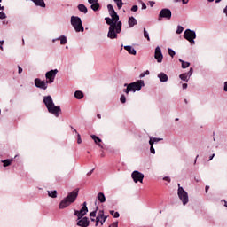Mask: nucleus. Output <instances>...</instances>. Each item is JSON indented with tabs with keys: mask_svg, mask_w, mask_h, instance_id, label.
Masks as SVG:
<instances>
[{
	"mask_svg": "<svg viewBox=\"0 0 227 227\" xmlns=\"http://www.w3.org/2000/svg\"><path fill=\"white\" fill-rule=\"evenodd\" d=\"M109 15L112 18H105V20L106 24L109 27L107 38H110V40H115L118 38V35L121 33V26L122 23L120 20V16H118V13H116V11H114V7H113V4L107 5Z\"/></svg>",
	"mask_w": 227,
	"mask_h": 227,
	"instance_id": "nucleus-1",
	"label": "nucleus"
},
{
	"mask_svg": "<svg viewBox=\"0 0 227 227\" xmlns=\"http://www.w3.org/2000/svg\"><path fill=\"white\" fill-rule=\"evenodd\" d=\"M43 102L48 109V112L51 113V114H54L56 116V118H58L59 116V114H61V107L56 106V105H54L52 97L45 96L43 98Z\"/></svg>",
	"mask_w": 227,
	"mask_h": 227,
	"instance_id": "nucleus-2",
	"label": "nucleus"
},
{
	"mask_svg": "<svg viewBox=\"0 0 227 227\" xmlns=\"http://www.w3.org/2000/svg\"><path fill=\"white\" fill-rule=\"evenodd\" d=\"M124 86L127 88L123 90V92L129 95L130 91H133V93H135V91H141V89L145 86V81L138 80L129 84L125 83Z\"/></svg>",
	"mask_w": 227,
	"mask_h": 227,
	"instance_id": "nucleus-3",
	"label": "nucleus"
},
{
	"mask_svg": "<svg viewBox=\"0 0 227 227\" xmlns=\"http://www.w3.org/2000/svg\"><path fill=\"white\" fill-rule=\"evenodd\" d=\"M78 194H79V192L77 191H73L70 193H68L67 198H65L60 202L59 208L60 209L67 208V207L70 206L71 203H74V201H75V200H77Z\"/></svg>",
	"mask_w": 227,
	"mask_h": 227,
	"instance_id": "nucleus-4",
	"label": "nucleus"
},
{
	"mask_svg": "<svg viewBox=\"0 0 227 227\" xmlns=\"http://www.w3.org/2000/svg\"><path fill=\"white\" fill-rule=\"evenodd\" d=\"M71 25L73 26L76 33H82L84 31V27H82V21L81 20V18L77 16L71 17Z\"/></svg>",
	"mask_w": 227,
	"mask_h": 227,
	"instance_id": "nucleus-5",
	"label": "nucleus"
},
{
	"mask_svg": "<svg viewBox=\"0 0 227 227\" xmlns=\"http://www.w3.org/2000/svg\"><path fill=\"white\" fill-rule=\"evenodd\" d=\"M177 194L183 205H187V203H189V194L182 186H180V184H178Z\"/></svg>",
	"mask_w": 227,
	"mask_h": 227,
	"instance_id": "nucleus-6",
	"label": "nucleus"
},
{
	"mask_svg": "<svg viewBox=\"0 0 227 227\" xmlns=\"http://www.w3.org/2000/svg\"><path fill=\"white\" fill-rule=\"evenodd\" d=\"M184 38L190 42L191 45H195L196 42V32L191 30V29H186L184 33Z\"/></svg>",
	"mask_w": 227,
	"mask_h": 227,
	"instance_id": "nucleus-7",
	"label": "nucleus"
},
{
	"mask_svg": "<svg viewBox=\"0 0 227 227\" xmlns=\"http://www.w3.org/2000/svg\"><path fill=\"white\" fill-rule=\"evenodd\" d=\"M163 19H166V20H171V10L165 8L160 12V14L158 16L159 22L162 21Z\"/></svg>",
	"mask_w": 227,
	"mask_h": 227,
	"instance_id": "nucleus-8",
	"label": "nucleus"
},
{
	"mask_svg": "<svg viewBox=\"0 0 227 227\" xmlns=\"http://www.w3.org/2000/svg\"><path fill=\"white\" fill-rule=\"evenodd\" d=\"M131 178H133V182H135V184H137V182H140V184H143V180L145 179V175L137 170H135L131 174Z\"/></svg>",
	"mask_w": 227,
	"mask_h": 227,
	"instance_id": "nucleus-9",
	"label": "nucleus"
},
{
	"mask_svg": "<svg viewBox=\"0 0 227 227\" xmlns=\"http://www.w3.org/2000/svg\"><path fill=\"white\" fill-rule=\"evenodd\" d=\"M58 74V69L51 70L45 74V77L47 79L48 84H52L54 82V79H56V75Z\"/></svg>",
	"mask_w": 227,
	"mask_h": 227,
	"instance_id": "nucleus-10",
	"label": "nucleus"
},
{
	"mask_svg": "<svg viewBox=\"0 0 227 227\" xmlns=\"http://www.w3.org/2000/svg\"><path fill=\"white\" fill-rule=\"evenodd\" d=\"M106 221H107V216L104 215L103 210H100L96 217V226H98V223L103 226Z\"/></svg>",
	"mask_w": 227,
	"mask_h": 227,
	"instance_id": "nucleus-11",
	"label": "nucleus"
},
{
	"mask_svg": "<svg viewBox=\"0 0 227 227\" xmlns=\"http://www.w3.org/2000/svg\"><path fill=\"white\" fill-rule=\"evenodd\" d=\"M154 58L158 63H162V59H164V55H162V50L160 47H156L154 51Z\"/></svg>",
	"mask_w": 227,
	"mask_h": 227,
	"instance_id": "nucleus-12",
	"label": "nucleus"
},
{
	"mask_svg": "<svg viewBox=\"0 0 227 227\" xmlns=\"http://www.w3.org/2000/svg\"><path fill=\"white\" fill-rule=\"evenodd\" d=\"M88 214V207L86 206V202H83L82 207L80 211H74V215L78 216V219H81V217H84V215Z\"/></svg>",
	"mask_w": 227,
	"mask_h": 227,
	"instance_id": "nucleus-13",
	"label": "nucleus"
},
{
	"mask_svg": "<svg viewBox=\"0 0 227 227\" xmlns=\"http://www.w3.org/2000/svg\"><path fill=\"white\" fill-rule=\"evenodd\" d=\"M47 84H49L47 81H42L39 78H36L35 80V85L36 86V88H40V90H47Z\"/></svg>",
	"mask_w": 227,
	"mask_h": 227,
	"instance_id": "nucleus-14",
	"label": "nucleus"
},
{
	"mask_svg": "<svg viewBox=\"0 0 227 227\" xmlns=\"http://www.w3.org/2000/svg\"><path fill=\"white\" fill-rule=\"evenodd\" d=\"M77 226L81 227H89L90 226V220L87 217H83L82 219L77 222Z\"/></svg>",
	"mask_w": 227,
	"mask_h": 227,
	"instance_id": "nucleus-15",
	"label": "nucleus"
},
{
	"mask_svg": "<svg viewBox=\"0 0 227 227\" xmlns=\"http://www.w3.org/2000/svg\"><path fill=\"white\" fill-rule=\"evenodd\" d=\"M128 24L129 27H134L137 24V20L134 17H129Z\"/></svg>",
	"mask_w": 227,
	"mask_h": 227,
	"instance_id": "nucleus-16",
	"label": "nucleus"
},
{
	"mask_svg": "<svg viewBox=\"0 0 227 227\" xmlns=\"http://www.w3.org/2000/svg\"><path fill=\"white\" fill-rule=\"evenodd\" d=\"M158 78L160 79V82H168V75L164 73H160L158 74Z\"/></svg>",
	"mask_w": 227,
	"mask_h": 227,
	"instance_id": "nucleus-17",
	"label": "nucleus"
},
{
	"mask_svg": "<svg viewBox=\"0 0 227 227\" xmlns=\"http://www.w3.org/2000/svg\"><path fill=\"white\" fill-rule=\"evenodd\" d=\"M124 49L129 52V54H132L133 56H136L137 54L136 50L132 48V46H124Z\"/></svg>",
	"mask_w": 227,
	"mask_h": 227,
	"instance_id": "nucleus-18",
	"label": "nucleus"
},
{
	"mask_svg": "<svg viewBox=\"0 0 227 227\" xmlns=\"http://www.w3.org/2000/svg\"><path fill=\"white\" fill-rule=\"evenodd\" d=\"M33 3H35V4L36 6H41L42 8H45V2L43 0H32Z\"/></svg>",
	"mask_w": 227,
	"mask_h": 227,
	"instance_id": "nucleus-19",
	"label": "nucleus"
},
{
	"mask_svg": "<svg viewBox=\"0 0 227 227\" xmlns=\"http://www.w3.org/2000/svg\"><path fill=\"white\" fill-rule=\"evenodd\" d=\"M78 10L79 12H82V13H88V8L86 7V5L80 4L78 5Z\"/></svg>",
	"mask_w": 227,
	"mask_h": 227,
	"instance_id": "nucleus-20",
	"label": "nucleus"
},
{
	"mask_svg": "<svg viewBox=\"0 0 227 227\" xmlns=\"http://www.w3.org/2000/svg\"><path fill=\"white\" fill-rule=\"evenodd\" d=\"M74 97L75 98H77L78 100H81V98H84V93H82V91L81 90H76L74 92Z\"/></svg>",
	"mask_w": 227,
	"mask_h": 227,
	"instance_id": "nucleus-21",
	"label": "nucleus"
},
{
	"mask_svg": "<svg viewBox=\"0 0 227 227\" xmlns=\"http://www.w3.org/2000/svg\"><path fill=\"white\" fill-rule=\"evenodd\" d=\"M91 139H93V141H94V143H96V145H98V146H102V145H100V143H102V139H100L98 137L92 135Z\"/></svg>",
	"mask_w": 227,
	"mask_h": 227,
	"instance_id": "nucleus-22",
	"label": "nucleus"
},
{
	"mask_svg": "<svg viewBox=\"0 0 227 227\" xmlns=\"http://www.w3.org/2000/svg\"><path fill=\"white\" fill-rule=\"evenodd\" d=\"M98 200L100 201V203H106V195H104L103 192H99L98 194Z\"/></svg>",
	"mask_w": 227,
	"mask_h": 227,
	"instance_id": "nucleus-23",
	"label": "nucleus"
},
{
	"mask_svg": "<svg viewBox=\"0 0 227 227\" xmlns=\"http://www.w3.org/2000/svg\"><path fill=\"white\" fill-rule=\"evenodd\" d=\"M181 81H184L185 82H189V74H182L179 75Z\"/></svg>",
	"mask_w": 227,
	"mask_h": 227,
	"instance_id": "nucleus-24",
	"label": "nucleus"
},
{
	"mask_svg": "<svg viewBox=\"0 0 227 227\" xmlns=\"http://www.w3.org/2000/svg\"><path fill=\"white\" fill-rule=\"evenodd\" d=\"M90 8L94 12H97L98 10V8H100V4H98V2H96L95 4H91Z\"/></svg>",
	"mask_w": 227,
	"mask_h": 227,
	"instance_id": "nucleus-25",
	"label": "nucleus"
},
{
	"mask_svg": "<svg viewBox=\"0 0 227 227\" xmlns=\"http://www.w3.org/2000/svg\"><path fill=\"white\" fill-rule=\"evenodd\" d=\"M48 196H50V198H57L58 196V192L56 190L54 191H49L48 192Z\"/></svg>",
	"mask_w": 227,
	"mask_h": 227,
	"instance_id": "nucleus-26",
	"label": "nucleus"
},
{
	"mask_svg": "<svg viewBox=\"0 0 227 227\" xmlns=\"http://www.w3.org/2000/svg\"><path fill=\"white\" fill-rule=\"evenodd\" d=\"M180 63H182V68H189V67H191V63L189 62H185L184 60H182L181 59H179Z\"/></svg>",
	"mask_w": 227,
	"mask_h": 227,
	"instance_id": "nucleus-27",
	"label": "nucleus"
},
{
	"mask_svg": "<svg viewBox=\"0 0 227 227\" xmlns=\"http://www.w3.org/2000/svg\"><path fill=\"white\" fill-rule=\"evenodd\" d=\"M159 141H162V138H156V137H151L149 140V145L153 143V145H155V143H159Z\"/></svg>",
	"mask_w": 227,
	"mask_h": 227,
	"instance_id": "nucleus-28",
	"label": "nucleus"
},
{
	"mask_svg": "<svg viewBox=\"0 0 227 227\" xmlns=\"http://www.w3.org/2000/svg\"><path fill=\"white\" fill-rule=\"evenodd\" d=\"M114 3L117 4V8L119 10H121V7L123 6V2L121 0H114Z\"/></svg>",
	"mask_w": 227,
	"mask_h": 227,
	"instance_id": "nucleus-29",
	"label": "nucleus"
},
{
	"mask_svg": "<svg viewBox=\"0 0 227 227\" xmlns=\"http://www.w3.org/2000/svg\"><path fill=\"white\" fill-rule=\"evenodd\" d=\"M57 40H60V44L61 45H65V43H67V37H65V35H61L59 38H58Z\"/></svg>",
	"mask_w": 227,
	"mask_h": 227,
	"instance_id": "nucleus-30",
	"label": "nucleus"
},
{
	"mask_svg": "<svg viewBox=\"0 0 227 227\" xmlns=\"http://www.w3.org/2000/svg\"><path fill=\"white\" fill-rule=\"evenodd\" d=\"M111 215H113V217H114L115 219H118V217H120V213L115 212L114 210H111L110 211Z\"/></svg>",
	"mask_w": 227,
	"mask_h": 227,
	"instance_id": "nucleus-31",
	"label": "nucleus"
},
{
	"mask_svg": "<svg viewBox=\"0 0 227 227\" xmlns=\"http://www.w3.org/2000/svg\"><path fill=\"white\" fill-rule=\"evenodd\" d=\"M182 33H184V27L177 26L176 34L177 35H182Z\"/></svg>",
	"mask_w": 227,
	"mask_h": 227,
	"instance_id": "nucleus-32",
	"label": "nucleus"
},
{
	"mask_svg": "<svg viewBox=\"0 0 227 227\" xmlns=\"http://www.w3.org/2000/svg\"><path fill=\"white\" fill-rule=\"evenodd\" d=\"M168 52L169 56H171V58H175V54H176V53L175 52V51H173V50L170 49V48L168 49Z\"/></svg>",
	"mask_w": 227,
	"mask_h": 227,
	"instance_id": "nucleus-33",
	"label": "nucleus"
},
{
	"mask_svg": "<svg viewBox=\"0 0 227 227\" xmlns=\"http://www.w3.org/2000/svg\"><path fill=\"white\" fill-rule=\"evenodd\" d=\"M144 36L148 40V42H150V35H148L146 28H144Z\"/></svg>",
	"mask_w": 227,
	"mask_h": 227,
	"instance_id": "nucleus-34",
	"label": "nucleus"
},
{
	"mask_svg": "<svg viewBox=\"0 0 227 227\" xmlns=\"http://www.w3.org/2000/svg\"><path fill=\"white\" fill-rule=\"evenodd\" d=\"M10 164H12V160H4V168H7V166H10Z\"/></svg>",
	"mask_w": 227,
	"mask_h": 227,
	"instance_id": "nucleus-35",
	"label": "nucleus"
},
{
	"mask_svg": "<svg viewBox=\"0 0 227 227\" xmlns=\"http://www.w3.org/2000/svg\"><path fill=\"white\" fill-rule=\"evenodd\" d=\"M145 75H150V71L146 70L145 72L142 73L139 75L140 79H143V77H145Z\"/></svg>",
	"mask_w": 227,
	"mask_h": 227,
	"instance_id": "nucleus-36",
	"label": "nucleus"
},
{
	"mask_svg": "<svg viewBox=\"0 0 227 227\" xmlns=\"http://www.w3.org/2000/svg\"><path fill=\"white\" fill-rule=\"evenodd\" d=\"M150 146H151L150 148L151 153L155 154V148H153V142H151Z\"/></svg>",
	"mask_w": 227,
	"mask_h": 227,
	"instance_id": "nucleus-37",
	"label": "nucleus"
},
{
	"mask_svg": "<svg viewBox=\"0 0 227 227\" xmlns=\"http://www.w3.org/2000/svg\"><path fill=\"white\" fill-rule=\"evenodd\" d=\"M120 100L121 104H125V102H127V98H125V95H121Z\"/></svg>",
	"mask_w": 227,
	"mask_h": 227,
	"instance_id": "nucleus-38",
	"label": "nucleus"
},
{
	"mask_svg": "<svg viewBox=\"0 0 227 227\" xmlns=\"http://www.w3.org/2000/svg\"><path fill=\"white\" fill-rule=\"evenodd\" d=\"M90 217H97V211H92V212L90 214Z\"/></svg>",
	"mask_w": 227,
	"mask_h": 227,
	"instance_id": "nucleus-39",
	"label": "nucleus"
},
{
	"mask_svg": "<svg viewBox=\"0 0 227 227\" xmlns=\"http://www.w3.org/2000/svg\"><path fill=\"white\" fill-rule=\"evenodd\" d=\"M0 19H6V14L3 12H0Z\"/></svg>",
	"mask_w": 227,
	"mask_h": 227,
	"instance_id": "nucleus-40",
	"label": "nucleus"
},
{
	"mask_svg": "<svg viewBox=\"0 0 227 227\" xmlns=\"http://www.w3.org/2000/svg\"><path fill=\"white\" fill-rule=\"evenodd\" d=\"M137 10H138L137 5H133L131 8V12H137Z\"/></svg>",
	"mask_w": 227,
	"mask_h": 227,
	"instance_id": "nucleus-41",
	"label": "nucleus"
},
{
	"mask_svg": "<svg viewBox=\"0 0 227 227\" xmlns=\"http://www.w3.org/2000/svg\"><path fill=\"white\" fill-rule=\"evenodd\" d=\"M192 72H194V71H193L192 67H191L190 71L188 73H185V74H188V77H191V75H192Z\"/></svg>",
	"mask_w": 227,
	"mask_h": 227,
	"instance_id": "nucleus-42",
	"label": "nucleus"
},
{
	"mask_svg": "<svg viewBox=\"0 0 227 227\" xmlns=\"http://www.w3.org/2000/svg\"><path fill=\"white\" fill-rule=\"evenodd\" d=\"M98 0H88L90 4H94L95 3H98Z\"/></svg>",
	"mask_w": 227,
	"mask_h": 227,
	"instance_id": "nucleus-43",
	"label": "nucleus"
},
{
	"mask_svg": "<svg viewBox=\"0 0 227 227\" xmlns=\"http://www.w3.org/2000/svg\"><path fill=\"white\" fill-rule=\"evenodd\" d=\"M78 136V140H77V143L78 145H81V143H82V140H81V135H77Z\"/></svg>",
	"mask_w": 227,
	"mask_h": 227,
	"instance_id": "nucleus-44",
	"label": "nucleus"
},
{
	"mask_svg": "<svg viewBox=\"0 0 227 227\" xmlns=\"http://www.w3.org/2000/svg\"><path fill=\"white\" fill-rule=\"evenodd\" d=\"M109 227H118V222H114Z\"/></svg>",
	"mask_w": 227,
	"mask_h": 227,
	"instance_id": "nucleus-45",
	"label": "nucleus"
},
{
	"mask_svg": "<svg viewBox=\"0 0 227 227\" xmlns=\"http://www.w3.org/2000/svg\"><path fill=\"white\" fill-rule=\"evenodd\" d=\"M142 10H146V4L145 3H142Z\"/></svg>",
	"mask_w": 227,
	"mask_h": 227,
	"instance_id": "nucleus-46",
	"label": "nucleus"
},
{
	"mask_svg": "<svg viewBox=\"0 0 227 227\" xmlns=\"http://www.w3.org/2000/svg\"><path fill=\"white\" fill-rule=\"evenodd\" d=\"M163 180H165L166 182H171V179L169 177H164Z\"/></svg>",
	"mask_w": 227,
	"mask_h": 227,
	"instance_id": "nucleus-47",
	"label": "nucleus"
},
{
	"mask_svg": "<svg viewBox=\"0 0 227 227\" xmlns=\"http://www.w3.org/2000/svg\"><path fill=\"white\" fill-rule=\"evenodd\" d=\"M223 90H224V91H227V82H224Z\"/></svg>",
	"mask_w": 227,
	"mask_h": 227,
	"instance_id": "nucleus-48",
	"label": "nucleus"
},
{
	"mask_svg": "<svg viewBox=\"0 0 227 227\" xmlns=\"http://www.w3.org/2000/svg\"><path fill=\"white\" fill-rule=\"evenodd\" d=\"M18 68H19L18 69L19 74H22V67H19Z\"/></svg>",
	"mask_w": 227,
	"mask_h": 227,
	"instance_id": "nucleus-49",
	"label": "nucleus"
},
{
	"mask_svg": "<svg viewBox=\"0 0 227 227\" xmlns=\"http://www.w3.org/2000/svg\"><path fill=\"white\" fill-rule=\"evenodd\" d=\"M183 90H187V83L183 84Z\"/></svg>",
	"mask_w": 227,
	"mask_h": 227,
	"instance_id": "nucleus-50",
	"label": "nucleus"
},
{
	"mask_svg": "<svg viewBox=\"0 0 227 227\" xmlns=\"http://www.w3.org/2000/svg\"><path fill=\"white\" fill-rule=\"evenodd\" d=\"M183 4H187L189 3V0H182Z\"/></svg>",
	"mask_w": 227,
	"mask_h": 227,
	"instance_id": "nucleus-51",
	"label": "nucleus"
},
{
	"mask_svg": "<svg viewBox=\"0 0 227 227\" xmlns=\"http://www.w3.org/2000/svg\"><path fill=\"white\" fill-rule=\"evenodd\" d=\"M4 43V41H0V49H3V44Z\"/></svg>",
	"mask_w": 227,
	"mask_h": 227,
	"instance_id": "nucleus-52",
	"label": "nucleus"
},
{
	"mask_svg": "<svg viewBox=\"0 0 227 227\" xmlns=\"http://www.w3.org/2000/svg\"><path fill=\"white\" fill-rule=\"evenodd\" d=\"M209 3H213L214 0H207ZM215 3H221V0H215Z\"/></svg>",
	"mask_w": 227,
	"mask_h": 227,
	"instance_id": "nucleus-53",
	"label": "nucleus"
},
{
	"mask_svg": "<svg viewBox=\"0 0 227 227\" xmlns=\"http://www.w3.org/2000/svg\"><path fill=\"white\" fill-rule=\"evenodd\" d=\"M149 4L151 7H153V5L155 4V2H149Z\"/></svg>",
	"mask_w": 227,
	"mask_h": 227,
	"instance_id": "nucleus-54",
	"label": "nucleus"
},
{
	"mask_svg": "<svg viewBox=\"0 0 227 227\" xmlns=\"http://www.w3.org/2000/svg\"><path fill=\"white\" fill-rule=\"evenodd\" d=\"M214 157H215V154H212V155L209 157V160H212V159H214Z\"/></svg>",
	"mask_w": 227,
	"mask_h": 227,
	"instance_id": "nucleus-55",
	"label": "nucleus"
},
{
	"mask_svg": "<svg viewBox=\"0 0 227 227\" xmlns=\"http://www.w3.org/2000/svg\"><path fill=\"white\" fill-rule=\"evenodd\" d=\"M73 132H75L77 134V129H74V127H71Z\"/></svg>",
	"mask_w": 227,
	"mask_h": 227,
	"instance_id": "nucleus-56",
	"label": "nucleus"
},
{
	"mask_svg": "<svg viewBox=\"0 0 227 227\" xmlns=\"http://www.w3.org/2000/svg\"><path fill=\"white\" fill-rule=\"evenodd\" d=\"M223 13H226V14H227V6L224 8Z\"/></svg>",
	"mask_w": 227,
	"mask_h": 227,
	"instance_id": "nucleus-57",
	"label": "nucleus"
},
{
	"mask_svg": "<svg viewBox=\"0 0 227 227\" xmlns=\"http://www.w3.org/2000/svg\"><path fill=\"white\" fill-rule=\"evenodd\" d=\"M208 189H210L209 186H206V192H208Z\"/></svg>",
	"mask_w": 227,
	"mask_h": 227,
	"instance_id": "nucleus-58",
	"label": "nucleus"
},
{
	"mask_svg": "<svg viewBox=\"0 0 227 227\" xmlns=\"http://www.w3.org/2000/svg\"><path fill=\"white\" fill-rule=\"evenodd\" d=\"M98 118L100 120V118H102V115H100L99 114H97Z\"/></svg>",
	"mask_w": 227,
	"mask_h": 227,
	"instance_id": "nucleus-59",
	"label": "nucleus"
},
{
	"mask_svg": "<svg viewBox=\"0 0 227 227\" xmlns=\"http://www.w3.org/2000/svg\"><path fill=\"white\" fill-rule=\"evenodd\" d=\"M93 173V170H91L90 172L88 173V175H91Z\"/></svg>",
	"mask_w": 227,
	"mask_h": 227,
	"instance_id": "nucleus-60",
	"label": "nucleus"
},
{
	"mask_svg": "<svg viewBox=\"0 0 227 227\" xmlns=\"http://www.w3.org/2000/svg\"><path fill=\"white\" fill-rule=\"evenodd\" d=\"M175 3H180V0H174Z\"/></svg>",
	"mask_w": 227,
	"mask_h": 227,
	"instance_id": "nucleus-61",
	"label": "nucleus"
},
{
	"mask_svg": "<svg viewBox=\"0 0 227 227\" xmlns=\"http://www.w3.org/2000/svg\"><path fill=\"white\" fill-rule=\"evenodd\" d=\"M91 221H95V219H94V218H91Z\"/></svg>",
	"mask_w": 227,
	"mask_h": 227,
	"instance_id": "nucleus-62",
	"label": "nucleus"
},
{
	"mask_svg": "<svg viewBox=\"0 0 227 227\" xmlns=\"http://www.w3.org/2000/svg\"><path fill=\"white\" fill-rule=\"evenodd\" d=\"M0 10H3V7H1V5H0Z\"/></svg>",
	"mask_w": 227,
	"mask_h": 227,
	"instance_id": "nucleus-63",
	"label": "nucleus"
},
{
	"mask_svg": "<svg viewBox=\"0 0 227 227\" xmlns=\"http://www.w3.org/2000/svg\"><path fill=\"white\" fill-rule=\"evenodd\" d=\"M196 182H200V180L196 179Z\"/></svg>",
	"mask_w": 227,
	"mask_h": 227,
	"instance_id": "nucleus-64",
	"label": "nucleus"
}]
</instances>
